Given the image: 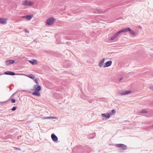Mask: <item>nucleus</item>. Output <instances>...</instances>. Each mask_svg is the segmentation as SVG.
I'll return each mask as SVG.
<instances>
[{
  "instance_id": "7",
  "label": "nucleus",
  "mask_w": 153,
  "mask_h": 153,
  "mask_svg": "<svg viewBox=\"0 0 153 153\" xmlns=\"http://www.w3.org/2000/svg\"><path fill=\"white\" fill-rule=\"evenodd\" d=\"M7 19L6 18H0V23L5 24L7 23Z\"/></svg>"
},
{
  "instance_id": "18",
  "label": "nucleus",
  "mask_w": 153,
  "mask_h": 153,
  "mask_svg": "<svg viewBox=\"0 0 153 153\" xmlns=\"http://www.w3.org/2000/svg\"><path fill=\"white\" fill-rule=\"evenodd\" d=\"M116 113V111L115 110L113 109L111 110V112L109 113L110 114V116L114 115Z\"/></svg>"
},
{
  "instance_id": "25",
  "label": "nucleus",
  "mask_w": 153,
  "mask_h": 153,
  "mask_svg": "<svg viewBox=\"0 0 153 153\" xmlns=\"http://www.w3.org/2000/svg\"><path fill=\"white\" fill-rule=\"evenodd\" d=\"M117 37L114 34L111 38L110 40H113Z\"/></svg>"
},
{
  "instance_id": "37",
  "label": "nucleus",
  "mask_w": 153,
  "mask_h": 153,
  "mask_svg": "<svg viewBox=\"0 0 153 153\" xmlns=\"http://www.w3.org/2000/svg\"><path fill=\"white\" fill-rule=\"evenodd\" d=\"M18 92V91H17L16 92H15V93H14V94H13V95H13H14L15 94H16V93H17V92Z\"/></svg>"
},
{
  "instance_id": "14",
  "label": "nucleus",
  "mask_w": 153,
  "mask_h": 153,
  "mask_svg": "<svg viewBox=\"0 0 153 153\" xmlns=\"http://www.w3.org/2000/svg\"><path fill=\"white\" fill-rule=\"evenodd\" d=\"M105 60V59L103 58L99 62V66L100 67H102V66L104 64V62Z\"/></svg>"
},
{
  "instance_id": "8",
  "label": "nucleus",
  "mask_w": 153,
  "mask_h": 153,
  "mask_svg": "<svg viewBox=\"0 0 153 153\" xmlns=\"http://www.w3.org/2000/svg\"><path fill=\"white\" fill-rule=\"evenodd\" d=\"M112 63V62L111 61H109L105 63L103 67L104 68L105 67H108L111 65Z\"/></svg>"
},
{
  "instance_id": "17",
  "label": "nucleus",
  "mask_w": 153,
  "mask_h": 153,
  "mask_svg": "<svg viewBox=\"0 0 153 153\" xmlns=\"http://www.w3.org/2000/svg\"><path fill=\"white\" fill-rule=\"evenodd\" d=\"M26 16L27 19L28 20H29L33 17V15H28Z\"/></svg>"
},
{
  "instance_id": "34",
  "label": "nucleus",
  "mask_w": 153,
  "mask_h": 153,
  "mask_svg": "<svg viewBox=\"0 0 153 153\" xmlns=\"http://www.w3.org/2000/svg\"><path fill=\"white\" fill-rule=\"evenodd\" d=\"M22 18L23 19H27V17H26V16H23L22 17Z\"/></svg>"
},
{
  "instance_id": "36",
  "label": "nucleus",
  "mask_w": 153,
  "mask_h": 153,
  "mask_svg": "<svg viewBox=\"0 0 153 153\" xmlns=\"http://www.w3.org/2000/svg\"><path fill=\"white\" fill-rule=\"evenodd\" d=\"M151 89L153 91V86H152L151 87Z\"/></svg>"
},
{
  "instance_id": "16",
  "label": "nucleus",
  "mask_w": 153,
  "mask_h": 153,
  "mask_svg": "<svg viewBox=\"0 0 153 153\" xmlns=\"http://www.w3.org/2000/svg\"><path fill=\"white\" fill-rule=\"evenodd\" d=\"M26 76L33 79H34L35 78V76L34 75L32 74L27 75Z\"/></svg>"
},
{
  "instance_id": "29",
  "label": "nucleus",
  "mask_w": 153,
  "mask_h": 153,
  "mask_svg": "<svg viewBox=\"0 0 153 153\" xmlns=\"http://www.w3.org/2000/svg\"><path fill=\"white\" fill-rule=\"evenodd\" d=\"M11 101L12 103H14L16 102V100L14 99H12Z\"/></svg>"
},
{
  "instance_id": "6",
  "label": "nucleus",
  "mask_w": 153,
  "mask_h": 153,
  "mask_svg": "<svg viewBox=\"0 0 153 153\" xmlns=\"http://www.w3.org/2000/svg\"><path fill=\"white\" fill-rule=\"evenodd\" d=\"M51 137L52 140L54 142L57 141L58 140L57 137L54 134H51Z\"/></svg>"
},
{
  "instance_id": "26",
  "label": "nucleus",
  "mask_w": 153,
  "mask_h": 153,
  "mask_svg": "<svg viewBox=\"0 0 153 153\" xmlns=\"http://www.w3.org/2000/svg\"><path fill=\"white\" fill-rule=\"evenodd\" d=\"M94 136L95 135L94 134H92L89 135V137L90 138H92L94 137Z\"/></svg>"
},
{
  "instance_id": "32",
  "label": "nucleus",
  "mask_w": 153,
  "mask_h": 153,
  "mask_svg": "<svg viewBox=\"0 0 153 153\" xmlns=\"http://www.w3.org/2000/svg\"><path fill=\"white\" fill-rule=\"evenodd\" d=\"M24 31H25V32L26 33H29V31L27 29H24Z\"/></svg>"
},
{
  "instance_id": "19",
  "label": "nucleus",
  "mask_w": 153,
  "mask_h": 153,
  "mask_svg": "<svg viewBox=\"0 0 153 153\" xmlns=\"http://www.w3.org/2000/svg\"><path fill=\"white\" fill-rule=\"evenodd\" d=\"M129 32L131 33V34H132L134 36H136V33H135L134 31H133L132 30H131V28L130 30H129Z\"/></svg>"
},
{
  "instance_id": "11",
  "label": "nucleus",
  "mask_w": 153,
  "mask_h": 153,
  "mask_svg": "<svg viewBox=\"0 0 153 153\" xmlns=\"http://www.w3.org/2000/svg\"><path fill=\"white\" fill-rule=\"evenodd\" d=\"M131 92V91L129 90L126 91H121L120 92V94L122 95L127 94L130 93Z\"/></svg>"
},
{
  "instance_id": "5",
  "label": "nucleus",
  "mask_w": 153,
  "mask_h": 153,
  "mask_svg": "<svg viewBox=\"0 0 153 153\" xmlns=\"http://www.w3.org/2000/svg\"><path fill=\"white\" fill-rule=\"evenodd\" d=\"M4 74L5 75H17V74H16L14 72L10 71H6L4 72Z\"/></svg>"
},
{
  "instance_id": "35",
  "label": "nucleus",
  "mask_w": 153,
  "mask_h": 153,
  "mask_svg": "<svg viewBox=\"0 0 153 153\" xmlns=\"http://www.w3.org/2000/svg\"><path fill=\"white\" fill-rule=\"evenodd\" d=\"M123 79V78H122H122H120L119 79V81H121L122 80V79Z\"/></svg>"
},
{
  "instance_id": "4",
  "label": "nucleus",
  "mask_w": 153,
  "mask_h": 153,
  "mask_svg": "<svg viewBox=\"0 0 153 153\" xmlns=\"http://www.w3.org/2000/svg\"><path fill=\"white\" fill-rule=\"evenodd\" d=\"M33 88L34 89L32 90V91H39L41 90V86L38 85H35L34 86Z\"/></svg>"
},
{
  "instance_id": "13",
  "label": "nucleus",
  "mask_w": 153,
  "mask_h": 153,
  "mask_svg": "<svg viewBox=\"0 0 153 153\" xmlns=\"http://www.w3.org/2000/svg\"><path fill=\"white\" fill-rule=\"evenodd\" d=\"M101 115L102 117H105L106 118L109 119L110 117V114L109 113H105L101 114Z\"/></svg>"
},
{
  "instance_id": "30",
  "label": "nucleus",
  "mask_w": 153,
  "mask_h": 153,
  "mask_svg": "<svg viewBox=\"0 0 153 153\" xmlns=\"http://www.w3.org/2000/svg\"><path fill=\"white\" fill-rule=\"evenodd\" d=\"M21 91L22 92V91H23V92H28V93H31V92H30V91H28L27 90H22Z\"/></svg>"
},
{
  "instance_id": "24",
  "label": "nucleus",
  "mask_w": 153,
  "mask_h": 153,
  "mask_svg": "<svg viewBox=\"0 0 153 153\" xmlns=\"http://www.w3.org/2000/svg\"><path fill=\"white\" fill-rule=\"evenodd\" d=\"M125 32L129 31V30H130V28L129 27H127L125 28H124Z\"/></svg>"
},
{
  "instance_id": "22",
  "label": "nucleus",
  "mask_w": 153,
  "mask_h": 153,
  "mask_svg": "<svg viewBox=\"0 0 153 153\" xmlns=\"http://www.w3.org/2000/svg\"><path fill=\"white\" fill-rule=\"evenodd\" d=\"M53 117H43V119H50L51 118H53Z\"/></svg>"
},
{
  "instance_id": "33",
  "label": "nucleus",
  "mask_w": 153,
  "mask_h": 153,
  "mask_svg": "<svg viewBox=\"0 0 153 153\" xmlns=\"http://www.w3.org/2000/svg\"><path fill=\"white\" fill-rule=\"evenodd\" d=\"M14 148L16 150H20V149L19 148H16V147H14Z\"/></svg>"
},
{
  "instance_id": "1",
  "label": "nucleus",
  "mask_w": 153,
  "mask_h": 153,
  "mask_svg": "<svg viewBox=\"0 0 153 153\" xmlns=\"http://www.w3.org/2000/svg\"><path fill=\"white\" fill-rule=\"evenodd\" d=\"M55 19L53 17H50L46 20V23L48 25H51L55 21Z\"/></svg>"
},
{
  "instance_id": "27",
  "label": "nucleus",
  "mask_w": 153,
  "mask_h": 153,
  "mask_svg": "<svg viewBox=\"0 0 153 153\" xmlns=\"http://www.w3.org/2000/svg\"><path fill=\"white\" fill-rule=\"evenodd\" d=\"M17 108V107L16 106H13L12 109H11V110L12 111H15Z\"/></svg>"
},
{
  "instance_id": "39",
  "label": "nucleus",
  "mask_w": 153,
  "mask_h": 153,
  "mask_svg": "<svg viewBox=\"0 0 153 153\" xmlns=\"http://www.w3.org/2000/svg\"><path fill=\"white\" fill-rule=\"evenodd\" d=\"M152 126V127H153V125Z\"/></svg>"
},
{
  "instance_id": "38",
  "label": "nucleus",
  "mask_w": 153,
  "mask_h": 153,
  "mask_svg": "<svg viewBox=\"0 0 153 153\" xmlns=\"http://www.w3.org/2000/svg\"><path fill=\"white\" fill-rule=\"evenodd\" d=\"M104 118H103V120H104Z\"/></svg>"
},
{
  "instance_id": "20",
  "label": "nucleus",
  "mask_w": 153,
  "mask_h": 153,
  "mask_svg": "<svg viewBox=\"0 0 153 153\" xmlns=\"http://www.w3.org/2000/svg\"><path fill=\"white\" fill-rule=\"evenodd\" d=\"M81 97L82 99L85 100H87L88 99V97L84 95H83L82 96H81Z\"/></svg>"
},
{
  "instance_id": "9",
  "label": "nucleus",
  "mask_w": 153,
  "mask_h": 153,
  "mask_svg": "<svg viewBox=\"0 0 153 153\" xmlns=\"http://www.w3.org/2000/svg\"><path fill=\"white\" fill-rule=\"evenodd\" d=\"M15 61L13 60H9L5 61V63L7 65H9L14 63Z\"/></svg>"
},
{
  "instance_id": "3",
  "label": "nucleus",
  "mask_w": 153,
  "mask_h": 153,
  "mask_svg": "<svg viewBox=\"0 0 153 153\" xmlns=\"http://www.w3.org/2000/svg\"><path fill=\"white\" fill-rule=\"evenodd\" d=\"M33 4V1L25 0L23 2L22 4L25 6H31Z\"/></svg>"
},
{
  "instance_id": "15",
  "label": "nucleus",
  "mask_w": 153,
  "mask_h": 153,
  "mask_svg": "<svg viewBox=\"0 0 153 153\" xmlns=\"http://www.w3.org/2000/svg\"><path fill=\"white\" fill-rule=\"evenodd\" d=\"M29 62L30 63L33 65L36 64L37 62L36 60L34 59H33L32 60H29Z\"/></svg>"
},
{
  "instance_id": "2",
  "label": "nucleus",
  "mask_w": 153,
  "mask_h": 153,
  "mask_svg": "<svg viewBox=\"0 0 153 153\" xmlns=\"http://www.w3.org/2000/svg\"><path fill=\"white\" fill-rule=\"evenodd\" d=\"M116 146L117 147L120 148L121 149L125 150L127 149V146L126 145L122 144H116Z\"/></svg>"
},
{
  "instance_id": "28",
  "label": "nucleus",
  "mask_w": 153,
  "mask_h": 153,
  "mask_svg": "<svg viewBox=\"0 0 153 153\" xmlns=\"http://www.w3.org/2000/svg\"><path fill=\"white\" fill-rule=\"evenodd\" d=\"M121 33V32H120V31L117 32L115 34V35L117 37Z\"/></svg>"
},
{
  "instance_id": "21",
  "label": "nucleus",
  "mask_w": 153,
  "mask_h": 153,
  "mask_svg": "<svg viewBox=\"0 0 153 153\" xmlns=\"http://www.w3.org/2000/svg\"><path fill=\"white\" fill-rule=\"evenodd\" d=\"M147 113V111L145 109L142 110L141 111L139 112L140 113Z\"/></svg>"
},
{
  "instance_id": "12",
  "label": "nucleus",
  "mask_w": 153,
  "mask_h": 153,
  "mask_svg": "<svg viewBox=\"0 0 153 153\" xmlns=\"http://www.w3.org/2000/svg\"><path fill=\"white\" fill-rule=\"evenodd\" d=\"M32 94L37 97H40L41 96V94L39 91H35L32 93Z\"/></svg>"
},
{
  "instance_id": "23",
  "label": "nucleus",
  "mask_w": 153,
  "mask_h": 153,
  "mask_svg": "<svg viewBox=\"0 0 153 153\" xmlns=\"http://www.w3.org/2000/svg\"><path fill=\"white\" fill-rule=\"evenodd\" d=\"M39 78H36L34 80L35 82L36 83V85H38L39 84L38 83V81L39 80Z\"/></svg>"
},
{
  "instance_id": "31",
  "label": "nucleus",
  "mask_w": 153,
  "mask_h": 153,
  "mask_svg": "<svg viewBox=\"0 0 153 153\" xmlns=\"http://www.w3.org/2000/svg\"><path fill=\"white\" fill-rule=\"evenodd\" d=\"M120 31L121 32V33L125 32L124 29L121 30H120Z\"/></svg>"
},
{
  "instance_id": "10",
  "label": "nucleus",
  "mask_w": 153,
  "mask_h": 153,
  "mask_svg": "<svg viewBox=\"0 0 153 153\" xmlns=\"http://www.w3.org/2000/svg\"><path fill=\"white\" fill-rule=\"evenodd\" d=\"M94 12L95 13H102L105 12V11H103L102 10L100 9H96Z\"/></svg>"
}]
</instances>
